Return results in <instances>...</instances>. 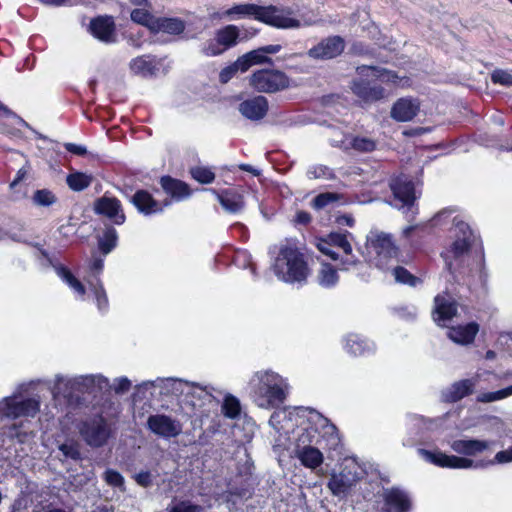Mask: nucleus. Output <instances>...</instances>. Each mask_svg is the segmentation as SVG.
Listing matches in <instances>:
<instances>
[{"label": "nucleus", "mask_w": 512, "mask_h": 512, "mask_svg": "<svg viewBox=\"0 0 512 512\" xmlns=\"http://www.w3.org/2000/svg\"><path fill=\"white\" fill-rule=\"evenodd\" d=\"M215 37L217 41L226 51L237 44L239 38V29L235 25H227L216 31Z\"/></svg>", "instance_id": "38"}, {"label": "nucleus", "mask_w": 512, "mask_h": 512, "mask_svg": "<svg viewBox=\"0 0 512 512\" xmlns=\"http://www.w3.org/2000/svg\"><path fill=\"white\" fill-rule=\"evenodd\" d=\"M268 107L267 98L258 95L241 102L238 109L241 115L246 119L257 121L266 116Z\"/></svg>", "instance_id": "24"}, {"label": "nucleus", "mask_w": 512, "mask_h": 512, "mask_svg": "<svg viewBox=\"0 0 512 512\" xmlns=\"http://www.w3.org/2000/svg\"><path fill=\"white\" fill-rule=\"evenodd\" d=\"M79 433L91 447H101L112 436V429L102 416H94L79 424Z\"/></svg>", "instance_id": "13"}, {"label": "nucleus", "mask_w": 512, "mask_h": 512, "mask_svg": "<svg viewBox=\"0 0 512 512\" xmlns=\"http://www.w3.org/2000/svg\"><path fill=\"white\" fill-rule=\"evenodd\" d=\"M262 6L253 3H240L226 9L228 21L254 19L260 22Z\"/></svg>", "instance_id": "27"}, {"label": "nucleus", "mask_w": 512, "mask_h": 512, "mask_svg": "<svg viewBox=\"0 0 512 512\" xmlns=\"http://www.w3.org/2000/svg\"><path fill=\"white\" fill-rule=\"evenodd\" d=\"M59 449L65 457H68L71 459L80 458V451H79L78 445L76 443H73V442L63 443L62 445H60Z\"/></svg>", "instance_id": "57"}, {"label": "nucleus", "mask_w": 512, "mask_h": 512, "mask_svg": "<svg viewBox=\"0 0 512 512\" xmlns=\"http://www.w3.org/2000/svg\"><path fill=\"white\" fill-rule=\"evenodd\" d=\"M238 71L246 72V69L242 68V66L240 64H238V59H237L234 63L223 68L220 71V73H219L220 82L223 84L229 82Z\"/></svg>", "instance_id": "51"}, {"label": "nucleus", "mask_w": 512, "mask_h": 512, "mask_svg": "<svg viewBox=\"0 0 512 512\" xmlns=\"http://www.w3.org/2000/svg\"><path fill=\"white\" fill-rule=\"evenodd\" d=\"M357 73L361 78L354 80L351 88L354 94L365 102H374L382 99L385 95V90L381 86L372 85L364 77L384 83H393L401 87L407 86L409 82L406 77H399L395 72L378 66H359Z\"/></svg>", "instance_id": "4"}, {"label": "nucleus", "mask_w": 512, "mask_h": 512, "mask_svg": "<svg viewBox=\"0 0 512 512\" xmlns=\"http://www.w3.org/2000/svg\"><path fill=\"white\" fill-rule=\"evenodd\" d=\"M117 232L113 227H108L98 240L99 249L102 253H110L117 244Z\"/></svg>", "instance_id": "43"}, {"label": "nucleus", "mask_w": 512, "mask_h": 512, "mask_svg": "<svg viewBox=\"0 0 512 512\" xmlns=\"http://www.w3.org/2000/svg\"><path fill=\"white\" fill-rule=\"evenodd\" d=\"M493 444V441L463 438L452 441L450 447L460 455L477 456L489 449Z\"/></svg>", "instance_id": "26"}, {"label": "nucleus", "mask_w": 512, "mask_h": 512, "mask_svg": "<svg viewBox=\"0 0 512 512\" xmlns=\"http://www.w3.org/2000/svg\"><path fill=\"white\" fill-rule=\"evenodd\" d=\"M90 291L93 293L96 305L100 312H106L109 307V301L106 291L99 278L95 280H88Z\"/></svg>", "instance_id": "39"}, {"label": "nucleus", "mask_w": 512, "mask_h": 512, "mask_svg": "<svg viewBox=\"0 0 512 512\" xmlns=\"http://www.w3.org/2000/svg\"><path fill=\"white\" fill-rule=\"evenodd\" d=\"M135 481L142 487H148L152 483V476L149 471H141L137 473L135 476Z\"/></svg>", "instance_id": "60"}, {"label": "nucleus", "mask_w": 512, "mask_h": 512, "mask_svg": "<svg viewBox=\"0 0 512 512\" xmlns=\"http://www.w3.org/2000/svg\"><path fill=\"white\" fill-rule=\"evenodd\" d=\"M104 267V261L103 259H100V258H96L92 261L91 265H90V270L92 272H94L96 275L94 276V279L95 278H99L98 277V274L101 273L102 269Z\"/></svg>", "instance_id": "63"}, {"label": "nucleus", "mask_w": 512, "mask_h": 512, "mask_svg": "<svg viewBox=\"0 0 512 512\" xmlns=\"http://www.w3.org/2000/svg\"><path fill=\"white\" fill-rule=\"evenodd\" d=\"M260 22L277 29H299L315 24L316 20L299 9L268 5L262 6Z\"/></svg>", "instance_id": "9"}, {"label": "nucleus", "mask_w": 512, "mask_h": 512, "mask_svg": "<svg viewBox=\"0 0 512 512\" xmlns=\"http://www.w3.org/2000/svg\"><path fill=\"white\" fill-rule=\"evenodd\" d=\"M201 507L188 501L177 502L169 508V512H200Z\"/></svg>", "instance_id": "56"}, {"label": "nucleus", "mask_w": 512, "mask_h": 512, "mask_svg": "<svg viewBox=\"0 0 512 512\" xmlns=\"http://www.w3.org/2000/svg\"><path fill=\"white\" fill-rule=\"evenodd\" d=\"M30 166L28 164L21 167L17 173L15 179L10 183V188H14L19 182H21L28 174Z\"/></svg>", "instance_id": "61"}, {"label": "nucleus", "mask_w": 512, "mask_h": 512, "mask_svg": "<svg viewBox=\"0 0 512 512\" xmlns=\"http://www.w3.org/2000/svg\"><path fill=\"white\" fill-rule=\"evenodd\" d=\"M345 350L354 355L361 356L374 351V343L358 334H349L345 339Z\"/></svg>", "instance_id": "33"}, {"label": "nucleus", "mask_w": 512, "mask_h": 512, "mask_svg": "<svg viewBox=\"0 0 512 512\" xmlns=\"http://www.w3.org/2000/svg\"><path fill=\"white\" fill-rule=\"evenodd\" d=\"M235 261L240 264L242 262L243 268H250L252 273H255V267L251 260V255L247 253L246 251H238L235 256Z\"/></svg>", "instance_id": "58"}, {"label": "nucleus", "mask_w": 512, "mask_h": 512, "mask_svg": "<svg viewBox=\"0 0 512 512\" xmlns=\"http://www.w3.org/2000/svg\"><path fill=\"white\" fill-rule=\"evenodd\" d=\"M249 85L259 93L272 94L291 87V80L283 71L267 68L254 71Z\"/></svg>", "instance_id": "11"}, {"label": "nucleus", "mask_w": 512, "mask_h": 512, "mask_svg": "<svg viewBox=\"0 0 512 512\" xmlns=\"http://www.w3.org/2000/svg\"><path fill=\"white\" fill-rule=\"evenodd\" d=\"M104 480L106 481V483L112 487H116V488H123L124 486V478L123 476L113 470V469H107L104 473Z\"/></svg>", "instance_id": "53"}, {"label": "nucleus", "mask_w": 512, "mask_h": 512, "mask_svg": "<svg viewBox=\"0 0 512 512\" xmlns=\"http://www.w3.org/2000/svg\"><path fill=\"white\" fill-rule=\"evenodd\" d=\"M185 22L177 17H160L156 19L152 32H164L179 35L185 30Z\"/></svg>", "instance_id": "34"}, {"label": "nucleus", "mask_w": 512, "mask_h": 512, "mask_svg": "<svg viewBox=\"0 0 512 512\" xmlns=\"http://www.w3.org/2000/svg\"><path fill=\"white\" fill-rule=\"evenodd\" d=\"M391 273L395 278V281L401 284H408L410 286H416L420 281L417 277L413 276L407 269L401 266L392 264L390 267Z\"/></svg>", "instance_id": "44"}, {"label": "nucleus", "mask_w": 512, "mask_h": 512, "mask_svg": "<svg viewBox=\"0 0 512 512\" xmlns=\"http://www.w3.org/2000/svg\"><path fill=\"white\" fill-rule=\"evenodd\" d=\"M40 409V402L36 398L22 399L18 392L3 398L1 401V413L12 419L19 417L35 416Z\"/></svg>", "instance_id": "14"}, {"label": "nucleus", "mask_w": 512, "mask_h": 512, "mask_svg": "<svg viewBox=\"0 0 512 512\" xmlns=\"http://www.w3.org/2000/svg\"><path fill=\"white\" fill-rule=\"evenodd\" d=\"M221 206L229 213H238L245 206L243 195L235 189H225L221 192L213 190Z\"/></svg>", "instance_id": "28"}, {"label": "nucleus", "mask_w": 512, "mask_h": 512, "mask_svg": "<svg viewBox=\"0 0 512 512\" xmlns=\"http://www.w3.org/2000/svg\"><path fill=\"white\" fill-rule=\"evenodd\" d=\"M147 427L152 433L164 439L175 438L183 430V426L178 419L166 414L150 415L147 419Z\"/></svg>", "instance_id": "16"}, {"label": "nucleus", "mask_w": 512, "mask_h": 512, "mask_svg": "<svg viewBox=\"0 0 512 512\" xmlns=\"http://www.w3.org/2000/svg\"><path fill=\"white\" fill-rule=\"evenodd\" d=\"M32 200L37 206L48 207L57 201V197L48 189H39L34 192Z\"/></svg>", "instance_id": "48"}, {"label": "nucleus", "mask_w": 512, "mask_h": 512, "mask_svg": "<svg viewBox=\"0 0 512 512\" xmlns=\"http://www.w3.org/2000/svg\"><path fill=\"white\" fill-rule=\"evenodd\" d=\"M433 319L439 326H447L457 315V303L448 293L439 294L434 299Z\"/></svg>", "instance_id": "19"}, {"label": "nucleus", "mask_w": 512, "mask_h": 512, "mask_svg": "<svg viewBox=\"0 0 512 512\" xmlns=\"http://www.w3.org/2000/svg\"><path fill=\"white\" fill-rule=\"evenodd\" d=\"M190 174L193 179L201 184H210L215 179V173L209 167L195 166L191 168Z\"/></svg>", "instance_id": "47"}, {"label": "nucleus", "mask_w": 512, "mask_h": 512, "mask_svg": "<svg viewBox=\"0 0 512 512\" xmlns=\"http://www.w3.org/2000/svg\"><path fill=\"white\" fill-rule=\"evenodd\" d=\"M265 63H272V60L266 55L262 47L238 57V64H240L242 68L246 69V71L254 65Z\"/></svg>", "instance_id": "36"}, {"label": "nucleus", "mask_w": 512, "mask_h": 512, "mask_svg": "<svg viewBox=\"0 0 512 512\" xmlns=\"http://www.w3.org/2000/svg\"><path fill=\"white\" fill-rule=\"evenodd\" d=\"M491 80L495 84L512 86V74L508 71L497 69L492 72Z\"/></svg>", "instance_id": "55"}, {"label": "nucleus", "mask_w": 512, "mask_h": 512, "mask_svg": "<svg viewBox=\"0 0 512 512\" xmlns=\"http://www.w3.org/2000/svg\"><path fill=\"white\" fill-rule=\"evenodd\" d=\"M221 409L224 416L234 419L240 415L241 405L236 397L232 395H226L223 400Z\"/></svg>", "instance_id": "45"}, {"label": "nucleus", "mask_w": 512, "mask_h": 512, "mask_svg": "<svg viewBox=\"0 0 512 512\" xmlns=\"http://www.w3.org/2000/svg\"><path fill=\"white\" fill-rule=\"evenodd\" d=\"M350 145L359 152H371L376 148L375 141L368 137H354Z\"/></svg>", "instance_id": "50"}, {"label": "nucleus", "mask_w": 512, "mask_h": 512, "mask_svg": "<svg viewBox=\"0 0 512 512\" xmlns=\"http://www.w3.org/2000/svg\"><path fill=\"white\" fill-rule=\"evenodd\" d=\"M163 190L176 201H181L190 196L189 186L177 179L163 176L160 180Z\"/></svg>", "instance_id": "32"}, {"label": "nucleus", "mask_w": 512, "mask_h": 512, "mask_svg": "<svg viewBox=\"0 0 512 512\" xmlns=\"http://www.w3.org/2000/svg\"><path fill=\"white\" fill-rule=\"evenodd\" d=\"M92 176L82 172L70 173L66 177L69 188L73 191H82L92 183Z\"/></svg>", "instance_id": "40"}, {"label": "nucleus", "mask_w": 512, "mask_h": 512, "mask_svg": "<svg viewBox=\"0 0 512 512\" xmlns=\"http://www.w3.org/2000/svg\"><path fill=\"white\" fill-rule=\"evenodd\" d=\"M57 275L77 294L81 299L85 296L84 285L65 266L53 265Z\"/></svg>", "instance_id": "35"}, {"label": "nucleus", "mask_w": 512, "mask_h": 512, "mask_svg": "<svg viewBox=\"0 0 512 512\" xmlns=\"http://www.w3.org/2000/svg\"><path fill=\"white\" fill-rule=\"evenodd\" d=\"M65 149L68 152L79 156L85 155L87 153L86 147L74 143H66Z\"/></svg>", "instance_id": "62"}, {"label": "nucleus", "mask_w": 512, "mask_h": 512, "mask_svg": "<svg viewBox=\"0 0 512 512\" xmlns=\"http://www.w3.org/2000/svg\"><path fill=\"white\" fill-rule=\"evenodd\" d=\"M160 62L154 56L151 55H142L136 58H133L129 67L130 70L142 77H151L156 75L159 70Z\"/></svg>", "instance_id": "29"}, {"label": "nucleus", "mask_w": 512, "mask_h": 512, "mask_svg": "<svg viewBox=\"0 0 512 512\" xmlns=\"http://www.w3.org/2000/svg\"><path fill=\"white\" fill-rule=\"evenodd\" d=\"M361 469L354 460H346L340 472H332L328 488L334 496L346 495L360 480Z\"/></svg>", "instance_id": "12"}, {"label": "nucleus", "mask_w": 512, "mask_h": 512, "mask_svg": "<svg viewBox=\"0 0 512 512\" xmlns=\"http://www.w3.org/2000/svg\"><path fill=\"white\" fill-rule=\"evenodd\" d=\"M306 176L309 179L333 180L336 175L332 168L323 164H314L308 167Z\"/></svg>", "instance_id": "42"}, {"label": "nucleus", "mask_w": 512, "mask_h": 512, "mask_svg": "<svg viewBox=\"0 0 512 512\" xmlns=\"http://www.w3.org/2000/svg\"><path fill=\"white\" fill-rule=\"evenodd\" d=\"M318 282L322 287L330 288L338 282V274L330 264L323 263L318 274Z\"/></svg>", "instance_id": "41"}, {"label": "nucleus", "mask_w": 512, "mask_h": 512, "mask_svg": "<svg viewBox=\"0 0 512 512\" xmlns=\"http://www.w3.org/2000/svg\"><path fill=\"white\" fill-rule=\"evenodd\" d=\"M420 111V102L412 97L399 98L392 106L390 116L397 122H408Z\"/></svg>", "instance_id": "23"}, {"label": "nucleus", "mask_w": 512, "mask_h": 512, "mask_svg": "<svg viewBox=\"0 0 512 512\" xmlns=\"http://www.w3.org/2000/svg\"><path fill=\"white\" fill-rule=\"evenodd\" d=\"M384 501L390 511L408 512L410 508L409 496L405 491L399 488L385 490Z\"/></svg>", "instance_id": "30"}, {"label": "nucleus", "mask_w": 512, "mask_h": 512, "mask_svg": "<svg viewBox=\"0 0 512 512\" xmlns=\"http://www.w3.org/2000/svg\"><path fill=\"white\" fill-rule=\"evenodd\" d=\"M512 395V385L495 392L481 393L477 396V401L482 403H489L502 400Z\"/></svg>", "instance_id": "49"}, {"label": "nucleus", "mask_w": 512, "mask_h": 512, "mask_svg": "<svg viewBox=\"0 0 512 512\" xmlns=\"http://www.w3.org/2000/svg\"><path fill=\"white\" fill-rule=\"evenodd\" d=\"M271 268L276 277L288 284L303 285L311 274L302 250L292 241L281 243Z\"/></svg>", "instance_id": "2"}, {"label": "nucleus", "mask_w": 512, "mask_h": 512, "mask_svg": "<svg viewBox=\"0 0 512 512\" xmlns=\"http://www.w3.org/2000/svg\"><path fill=\"white\" fill-rule=\"evenodd\" d=\"M351 237L349 232L345 233H330L326 238L319 239L317 248L325 255L333 260L339 259V251H342L341 269L348 270L350 267L357 264V259L352 254V247L348 240Z\"/></svg>", "instance_id": "10"}, {"label": "nucleus", "mask_w": 512, "mask_h": 512, "mask_svg": "<svg viewBox=\"0 0 512 512\" xmlns=\"http://www.w3.org/2000/svg\"><path fill=\"white\" fill-rule=\"evenodd\" d=\"M452 233L456 239L442 256L447 269L454 274L464 262H468L470 257L468 250L476 243L477 237L468 224L458 219V216L453 217Z\"/></svg>", "instance_id": "6"}, {"label": "nucleus", "mask_w": 512, "mask_h": 512, "mask_svg": "<svg viewBox=\"0 0 512 512\" xmlns=\"http://www.w3.org/2000/svg\"><path fill=\"white\" fill-rule=\"evenodd\" d=\"M130 18L134 23L147 27L151 32L156 22V17L152 14V5L134 8L130 13Z\"/></svg>", "instance_id": "37"}, {"label": "nucleus", "mask_w": 512, "mask_h": 512, "mask_svg": "<svg viewBox=\"0 0 512 512\" xmlns=\"http://www.w3.org/2000/svg\"><path fill=\"white\" fill-rule=\"evenodd\" d=\"M169 381H183V380L182 379H174V378H166V379L158 378L155 381L144 382L142 385L145 387H147V386L160 387L161 393L164 395L180 396V395L184 394V393H180L179 391L175 392L172 384L168 383Z\"/></svg>", "instance_id": "46"}, {"label": "nucleus", "mask_w": 512, "mask_h": 512, "mask_svg": "<svg viewBox=\"0 0 512 512\" xmlns=\"http://www.w3.org/2000/svg\"><path fill=\"white\" fill-rule=\"evenodd\" d=\"M480 375L476 374L472 378L457 381L451 385L442 396L446 402H457L464 397L472 394L476 385L478 384Z\"/></svg>", "instance_id": "25"}, {"label": "nucleus", "mask_w": 512, "mask_h": 512, "mask_svg": "<svg viewBox=\"0 0 512 512\" xmlns=\"http://www.w3.org/2000/svg\"><path fill=\"white\" fill-rule=\"evenodd\" d=\"M345 48V41L340 36H331L323 39L310 48L308 56L315 60H328L339 56Z\"/></svg>", "instance_id": "17"}, {"label": "nucleus", "mask_w": 512, "mask_h": 512, "mask_svg": "<svg viewBox=\"0 0 512 512\" xmlns=\"http://www.w3.org/2000/svg\"><path fill=\"white\" fill-rule=\"evenodd\" d=\"M297 414L306 418L307 427L298 435L295 456L301 464L309 469L320 467L324 461L323 453L319 448H332L339 443L337 428L326 417L310 408H297Z\"/></svg>", "instance_id": "1"}, {"label": "nucleus", "mask_w": 512, "mask_h": 512, "mask_svg": "<svg viewBox=\"0 0 512 512\" xmlns=\"http://www.w3.org/2000/svg\"><path fill=\"white\" fill-rule=\"evenodd\" d=\"M94 210L97 214L107 217L116 225H122L126 220L121 202L115 197L104 195L97 199L94 204Z\"/></svg>", "instance_id": "20"}, {"label": "nucleus", "mask_w": 512, "mask_h": 512, "mask_svg": "<svg viewBox=\"0 0 512 512\" xmlns=\"http://www.w3.org/2000/svg\"><path fill=\"white\" fill-rule=\"evenodd\" d=\"M418 453L427 462H430L436 466L442 468L451 469H469V468H483L487 465H493L494 463L504 464L512 462V446L506 450L499 451L496 453L493 460L488 462L474 461L467 457H459L455 455H447L439 450L429 451L426 449H419Z\"/></svg>", "instance_id": "8"}, {"label": "nucleus", "mask_w": 512, "mask_h": 512, "mask_svg": "<svg viewBox=\"0 0 512 512\" xmlns=\"http://www.w3.org/2000/svg\"><path fill=\"white\" fill-rule=\"evenodd\" d=\"M479 331V326L475 322L468 323L464 326L459 325L451 327L448 330V337L453 342L461 345H468L472 343Z\"/></svg>", "instance_id": "31"}, {"label": "nucleus", "mask_w": 512, "mask_h": 512, "mask_svg": "<svg viewBox=\"0 0 512 512\" xmlns=\"http://www.w3.org/2000/svg\"><path fill=\"white\" fill-rule=\"evenodd\" d=\"M130 202L136 207L139 213L149 216L161 213L170 205V201L159 202L146 190H138L131 197Z\"/></svg>", "instance_id": "22"}, {"label": "nucleus", "mask_w": 512, "mask_h": 512, "mask_svg": "<svg viewBox=\"0 0 512 512\" xmlns=\"http://www.w3.org/2000/svg\"><path fill=\"white\" fill-rule=\"evenodd\" d=\"M248 386L255 403L265 409L279 407L289 393L287 380L270 370L256 372Z\"/></svg>", "instance_id": "3"}, {"label": "nucleus", "mask_w": 512, "mask_h": 512, "mask_svg": "<svg viewBox=\"0 0 512 512\" xmlns=\"http://www.w3.org/2000/svg\"><path fill=\"white\" fill-rule=\"evenodd\" d=\"M89 30L99 41L112 44L117 41L116 24L109 15L98 16L90 21Z\"/></svg>", "instance_id": "18"}, {"label": "nucleus", "mask_w": 512, "mask_h": 512, "mask_svg": "<svg viewBox=\"0 0 512 512\" xmlns=\"http://www.w3.org/2000/svg\"><path fill=\"white\" fill-rule=\"evenodd\" d=\"M339 199L338 194L332 192H325L317 195L313 200V207L322 209L327 205L336 202Z\"/></svg>", "instance_id": "52"}, {"label": "nucleus", "mask_w": 512, "mask_h": 512, "mask_svg": "<svg viewBox=\"0 0 512 512\" xmlns=\"http://www.w3.org/2000/svg\"><path fill=\"white\" fill-rule=\"evenodd\" d=\"M201 51L206 56H217L222 54L225 50L215 37V39L209 40L206 43H204Z\"/></svg>", "instance_id": "54"}, {"label": "nucleus", "mask_w": 512, "mask_h": 512, "mask_svg": "<svg viewBox=\"0 0 512 512\" xmlns=\"http://www.w3.org/2000/svg\"><path fill=\"white\" fill-rule=\"evenodd\" d=\"M337 223L339 225H346L352 227L354 225V218L351 215H341L337 218Z\"/></svg>", "instance_id": "64"}, {"label": "nucleus", "mask_w": 512, "mask_h": 512, "mask_svg": "<svg viewBox=\"0 0 512 512\" xmlns=\"http://www.w3.org/2000/svg\"><path fill=\"white\" fill-rule=\"evenodd\" d=\"M175 392L184 393L186 398L191 397L192 406L199 405L197 401H210L212 398L213 388L210 386H202L200 384L188 381H169Z\"/></svg>", "instance_id": "21"}, {"label": "nucleus", "mask_w": 512, "mask_h": 512, "mask_svg": "<svg viewBox=\"0 0 512 512\" xmlns=\"http://www.w3.org/2000/svg\"><path fill=\"white\" fill-rule=\"evenodd\" d=\"M390 187L394 195V206L404 210V213L416 214L414 210L416 195L413 182L406 175H400L391 181Z\"/></svg>", "instance_id": "15"}, {"label": "nucleus", "mask_w": 512, "mask_h": 512, "mask_svg": "<svg viewBox=\"0 0 512 512\" xmlns=\"http://www.w3.org/2000/svg\"><path fill=\"white\" fill-rule=\"evenodd\" d=\"M131 387V381L127 377H120L115 380L114 391L118 394L127 392Z\"/></svg>", "instance_id": "59"}, {"label": "nucleus", "mask_w": 512, "mask_h": 512, "mask_svg": "<svg viewBox=\"0 0 512 512\" xmlns=\"http://www.w3.org/2000/svg\"><path fill=\"white\" fill-rule=\"evenodd\" d=\"M108 378L101 374L79 375L67 377L61 374L55 376L49 389L54 396L72 398L77 394H97L109 390Z\"/></svg>", "instance_id": "5"}, {"label": "nucleus", "mask_w": 512, "mask_h": 512, "mask_svg": "<svg viewBox=\"0 0 512 512\" xmlns=\"http://www.w3.org/2000/svg\"><path fill=\"white\" fill-rule=\"evenodd\" d=\"M366 252L369 262L383 271H389L398 261L399 248L391 234L378 230L369 232L366 238Z\"/></svg>", "instance_id": "7"}]
</instances>
